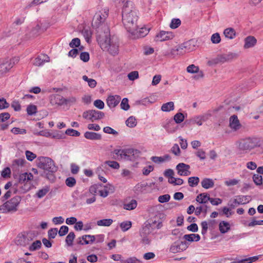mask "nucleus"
Returning a JSON list of instances; mask_svg holds the SVG:
<instances>
[{
	"instance_id": "obj_39",
	"label": "nucleus",
	"mask_w": 263,
	"mask_h": 263,
	"mask_svg": "<svg viewBox=\"0 0 263 263\" xmlns=\"http://www.w3.org/2000/svg\"><path fill=\"white\" fill-rule=\"evenodd\" d=\"M107 164L112 168L118 170L120 167L119 163L115 161H106L104 163V165Z\"/></svg>"
},
{
	"instance_id": "obj_60",
	"label": "nucleus",
	"mask_w": 263,
	"mask_h": 263,
	"mask_svg": "<svg viewBox=\"0 0 263 263\" xmlns=\"http://www.w3.org/2000/svg\"><path fill=\"white\" fill-rule=\"evenodd\" d=\"M139 77L138 72L137 71H132L128 74V78L129 80L134 81L137 79Z\"/></svg>"
},
{
	"instance_id": "obj_9",
	"label": "nucleus",
	"mask_w": 263,
	"mask_h": 263,
	"mask_svg": "<svg viewBox=\"0 0 263 263\" xmlns=\"http://www.w3.org/2000/svg\"><path fill=\"white\" fill-rule=\"evenodd\" d=\"M21 201V197L16 196L1 205L0 206V210L2 211L3 213L15 212L17 210V207Z\"/></svg>"
},
{
	"instance_id": "obj_46",
	"label": "nucleus",
	"mask_w": 263,
	"mask_h": 263,
	"mask_svg": "<svg viewBox=\"0 0 263 263\" xmlns=\"http://www.w3.org/2000/svg\"><path fill=\"white\" fill-rule=\"evenodd\" d=\"M37 111V107L34 105H29L27 108V112L29 115H34Z\"/></svg>"
},
{
	"instance_id": "obj_43",
	"label": "nucleus",
	"mask_w": 263,
	"mask_h": 263,
	"mask_svg": "<svg viewBox=\"0 0 263 263\" xmlns=\"http://www.w3.org/2000/svg\"><path fill=\"white\" fill-rule=\"evenodd\" d=\"M49 187H46L41 190H39L38 192L36 193V195L38 198H41L43 197L49 192Z\"/></svg>"
},
{
	"instance_id": "obj_25",
	"label": "nucleus",
	"mask_w": 263,
	"mask_h": 263,
	"mask_svg": "<svg viewBox=\"0 0 263 263\" xmlns=\"http://www.w3.org/2000/svg\"><path fill=\"white\" fill-rule=\"evenodd\" d=\"M244 48H249L254 46L256 43V39L253 36H249L245 40Z\"/></svg>"
},
{
	"instance_id": "obj_31",
	"label": "nucleus",
	"mask_w": 263,
	"mask_h": 263,
	"mask_svg": "<svg viewBox=\"0 0 263 263\" xmlns=\"http://www.w3.org/2000/svg\"><path fill=\"white\" fill-rule=\"evenodd\" d=\"M82 34H83V36L86 40V41L87 43L89 42V40L90 38L91 37L92 35V32L90 29L88 27L87 28H84L82 30Z\"/></svg>"
},
{
	"instance_id": "obj_56",
	"label": "nucleus",
	"mask_w": 263,
	"mask_h": 263,
	"mask_svg": "<svg viewBox=\"0 0 263 263\" xmlns=\"http://www.w3.org/2000/svg\"><path fill=\"white\" fill-rule=\"evenodd\" d=\"M170 197H171L168 194L161 195L158 197V201L160 203L166 202L169 201Z\"/></svg>"
},
{
	"instance_id": "obj_34",
	"label": "nucleus",
	"mask_w": 263,
	"mask_h": 263,
	"mask_svg": "<svg viewBox=\"0 0 263 263\" xmlns=\"http://www.w3.org/2000/svg\"><path fill=\"white\" fill-rule=\"evenodd\" d=\"M113 222L111 219H103L97 221V224L99 226H110Z\"/></svg>"
},
{
	"instance_id": "obj_51",
	"label": "nucleus",
	"mask_w": 263,
	"mask_h": 263,
	"mask_svg": "<svg viewBox=\"0 0 263 263\" xmlns=\"http://www.w3.org/2000/svg\"><path fill=\"white\" fill-rule=\"evenodd\" d=\"M65 183L67 186L71 187L75 185L76 181L73 177H68L66 179Z\"/></svg>"
},
{
	"instance_id": "obj_1",
	"label": "nucleus",
	"mask_w": 263,
	"mask_h": 263,
	"mask_svg": "<svg viewBox=\"0 0 263 263\" xmlns=\"http://www.w3.org/2000/svg\"><path fill=\"white\" fill-rule=\"evenodd\" d=\"M116 3L123 4L122 9V22L126 30L134 32L138 28V16L135 11L133 10L132 2L128 0H114Z\"/></svg>"
},
{
	"instance_id": "obj_19",
	"label": "nucleus",
	"mask_w": 263,
	"mask_h": 263,
	"mask_svg": "<svg viewBox=\"0 0 263 263\" xmlns=\"http://www.w3.org/2000/svg\"><path fill=\"white\" fill-rule=\"evenodd\" d=\"M65 98L59 94L51 96L50 103L52 105H62L65 104Z\"/></svg>"
},
{
	"instance_id": "obj_12",
	"label": "nucleus",
	"mask_w": 263,
	"mask_h": 263,
	"mask_svg": "<svg viewBox=\"0 0 263 263\" xmlns=\"http://www.w3.org/2000/svg\"><path fill=\"white\" fill-rule=\"evenodd\" d=\"M189 245L185 241H176L171 245L170 251L173 253L182 252L188 248Z\"/></svg>"
},
{
	"instance_id": "obj_61",
	"label": "nucleus",
	"mask_w": 263,
	"mask_h": 263,
	"mask_svg": "<svg viewBox=\"0 0 263 263\" xmlns=\"http://www.w3.org/2000/svg\"><path fill=\"white\" fill-rule=\"evenodd\" d=\"M93 105L99 109H102L104 107V102L101 100H96L93 102Z\"/></svg>"
},
{
	"instance_id": "obj_26",
	"label": "nucleus",
	"mask_w": 263,
	"mask_h": 263,
	"mask_svg": "<svg viewBox=\"0 0 263 263\" xmlns=\"http://www.w3.org/2000/svg\"><path fill=\"white\" fill-rule=\"evenodd\" d=\"M137 206V202L135 199H131L129 202L127 200L123 203V208L126 210H133Z\"/></svg>"
},
{
	"instance_id": "obj_15",
	"label": "nucleus",
	"mask_w": 263,
	"mask_h": 263,
	"mask_svg": "<svg viewBox=\"0 0 263 263\" xmlns=\"http://www.w3.org/2000/svg\"><path fill=\"white\" fill-rule=\"evenodd\" d=\"M95 240V236L91 235H84L81 237H78L76 239V242L79 245H84L92 243Z\"/></svg>"
},
{
	"instance_id": "obj_2",
	"label": "nucleus",
	"mask_w": 263,
	"mask_h": 263,
	"mask_svg": "<svg viewBox=\"0 0 263 263\" xmlns=\"http://www.w3.org/2000/svg\"><path fill=\"white\" fill-rule=\"evenodd\" d=\"M97 40L100 47L104 51H107L113 55L118 54L119 51L118 40L115 36H110L108 27L105 26L104 32L98 31Z\"/></svg>"
},
{
	"instance_id": "obj_20",
	"label": "nucleus",
	"mask_w": 263,
	"mask_h": 263,
	"mask_svg": "<svg viewBox=\"0 0 263 263\" xmlns=\"http://www.w3.org/2000/svg\"><path fill=\"white\" fill-rule=\"evenodd\" d=\"M149 29L145 27H141L140 28H136V30L134 32H131V34L136 37H143L148 34Z\"/></svg>"
},
{
	"instance_id": "obj_38",
	"label": "nucleus",
	"mask_w": 263,
	"mask_h": 263,
	"mask_svg": "<svg viewBox=\"0 0 263 263\" xmlns=\"http://www.w3.org/2000/svg\"><path fill=\"white\" fill-rule=\"evenodd\" d=\"M42 246V243L40 240H36L33 242L32 245L29 247V250L30 251H34L39 249Z\"/></svg>"
},
{
	"instance_id": "obj_22",
	"label": "nucleus",
	"mask_w": 263,
	"mask_h": 263,
	"mask_svg": "<svg viewBox=\"0 0 263 263\" xmlns=\"http://www.w3.org/2000/svg\"><path fill=\"white\" fill-rule=\"evenodd\" d=\"M121 98L118 96H110L107 99V104L110 108L116 107L119 103Z\"/></svg>"
},
{
	"instance_id": "obj_53",
	"label": "nucleus",
	"mask_w": 263,
	"mask_h": 263,
	"mask_svg": "<svg viewBox=\"0 0 263 263\" xmlns=\"http://www.w3.org/2000/svg\"><path fill=\"white\" fill-rule=\"evenodd\" d=\"M65 133L68 135H70V136H72L78 137L80 135V132H79L78 131H77L76 130H74L73 129H71V128L67 129L66 130Z\"/></svg>"
},
{
	"instance_id": "obj_6",
	"label": "nucleus",
	"mask_w": 263,
	"mask_h": 263,
	"mask_svg": "<svg viewBox=\"0 0 263 263\" xmlns=\"http://www.w3.org/2000/svg\"><path fill=\"white\" fill-rule=\"evenodd\" d=\"M112 153L119 157L118 158L119 160H133L138 157L140 154V151L134 148L116 149Z\"/></svg>"
},
{
	"instance_id": "obj_42",
	"label": "nucleus",
	"mask_w": 263,
	"mask_h": 263,
	"mask_svg": "<svg viewBox=\"0 0 263 263\" xmlns=\"http://www.w3.org/2000/svg\"><path fill=\"white\" fill-rule=\"evenodd\" d=\"M211 41L213 44H218L221 41V37L218 33L213 34L211 37Z\"/></svg>"
},
{
	"instance_id": "obj_55",
	"label": "nucleus",
	"mask_w": 263,
	"mask_h": 263,
	"mask_svg": "<svg viewBox=\"0 0 263 263\" xmlns=\"http://www.w3.org/2000/svg\"><path fill=\"white\" fill-rule=\"evenodd\" d=\"M69 228L67 226H62L60 230L58 232L59 235L60 236H63L65 235L68 232Z\"/></svg>"
},
{
	"instance_id": "obj_50",
	"label": "nucleus",
	"mask_w": 263,
	"mask_h": 263,
	"mask_svg": "<svg viewBox=\"0 0 263 263\" xmlns=\"http://www.w3.org/2000/svg\"><path fill=\"white\" fill-rule=\"evenodd\" d=\"M58 229L57 228H52L48 230V236L49 239H53L55 237L58 233Z\"/></svg>"
},
{
	"instance_id": "obj_58",
	"label": "nucleus",
	"mask_w": 263,
	"mask_h": 263,
	"mask_svg": "<svg viewBox=\"0 0 263 263\" xmlns=\"http://www.w3.org/2000/svg\"><path fill=\"white\" fill-rule=\"evenodd\" d=\"M41 31V27L39 24L36 25L31 30V33L33 36L38 35Z\"/></svg>"
},
{
	"instance_id": "obj_57",
	"label": "nucleus",
	"mask_w": 263,
	"mask_h": 263,
	"mask_svg": "<svg viewBox=\"0 0 263 263\" xmlns=\"http://www.w3.org/2000/svg\"><path fill=\"white\" fill-rule=\"evenodd\" d=\"M80 58L84 62H87L89 60V54L87 52H82L80 54Z\"/></svg>"
},
{
	"instance_id": "obj_14",
	"label": "nucleus",
	"mask_w": 263,
	"mask_h": 263,
	"mask_svg": "<svg viewBox=\"0 0 263 263\" xmlns=\"http://www.w3.org/2000/svg\"><path fill=\"white\" fill-rule=\"evenodd\" d=\"M32 240L31 237L25 234H18L15 239V243L17 246H26Z\"/></svg>"
},
{
	"instance_id": "obj_7",
	"label": "nucleus",
	"mask_w": 263,
	"mask_h": 263,
	"mask_svg": "<svg viewBox=\"0 0 263 263\" xmlns=\"http://www.w3.org/2000/svg\"><path fill=\"white\" fill-rule=\"evenodd\" d=\"M238 57V54L235 53L228 52L227 53L218 54L216 57L212 59L208 62L209 65H214L219 64H223L229 62Z\"/></svg>"
},
{
	"instance_id": "obj_28",
	"label": "nucleus",
	"mask_w": 263,
	"mask_h": 263,
	"mask_svg": "<svg viewBox=\"0 0 263 263\" xmlns=\"http://www.w3.org/2000/svg\"><path fill=\"white\" fill-rule=\"evenodd\" d=\"M84 137L85 138L91 140H100L101 139V135L100 134L91 132H85Z\"/></svg>"
},
{
	"instance_id": "obj_48",
	"label": "nucleus",
	"mask_w": 263,
	"mask_h": 263,
	"mask_svg": "<svg viewBox=\"0 0 263 263\" xmlns=\"http://www.w3.org/2000/svg\"><path fill=\"white\" fill-rule=\"evenodd\" d=\"M186 70L189 73H196L198 72L199 68L198 66H196L194 64H192L187 67Z\"/></svg>"
},
{
	"instance_id": "obj_24",
	"label": "nucleus",
	"mask_w": 263,
	"mask_h": 263,
	"mask_svg": "<svg viewBox=\"0 0 263 263\" xmlns=\"http://www.w3.org/2000/svg\"><path fill=\"white\" fill-rule=\"evenodd\" d=\"M11 68V65H10L8 59H0V72L5 73L8 71Z\"/></svg>"
},
{
	"instance_id": "obj_64",
	"label": "nucleus",
	"mask_w": 263,
	"mask_h": 263,
	"mask_svg": "<svg viewBox=\"0 0 263 263\" xmlns=\"http://www.w3.org/2000/svg\"><path fill=\"white\" fill-rule=\"evenodd\" d=\"M11 170L9 167L5 168L1 173V175L4 178L10 177Z\"/></svg>"
},
{
	"instance_id": "obj_33",
	"label": "nucleus",
	"mask_w": 263,
	"mask_h": 263,
	"mask_svg": "<svg viewBox=\"0 0 263 263\" xmlns=\"http://www.w3.org/2000/svg\"><path fill=\"white\" fill-rule=\"evenodd\" d=\"M174 109V104L173 102H169L163 104L161 106V110L163 111L168 112L173 110Z\"/></svg>"
},
{
	"instance_id": "obj_52",
	"label": "nucleus",
	"mask_w": 263,
	"mask_h": 263,
	"mask_svg": "<svg viewBox=\"0 0 263 263\" xmlns=\"http://www.w3.org/2000/svg\"><path fill=\"white\" fill-rule=\"evenodd\" d=\"M80 40L79 38H74L69 43V46L71 48L78 47L80 45Z\"/></svg>"
},
{
	"instance_id": "obj_5",
	"label": "nucleus",
	"mask_w": 263,
	"mask_h": 263,
	"mask_svg": "<svg viewBox=\"0 0 263 263\" xmlns=\"http://www.w3.org/2000/svg\"><path fill=\"white\" fill-rule=\"evenodd\" d=\"M107 16L108 13L105 10L97 12L95 14L92 22V26L96 30L97 35H98V31H99L104 32L105 26L108 27L105 24V20Z\"/></svg>"
},
{
	"instance_id": "obj_63",
	"label": "nucleus",
	"mask_w": 263,
	"mask_h": 263,
	"mask_svg": "<svg viewBox=\"0 0 263 263\" xmlns=\"http://www.w3.org/2000/svg\"><path fill=\"white\" fill-rule=\"evenodd\" d=\"M10 115L8 112H3L0 114V122H3L9 119Z\"/></svg>"
},
{
	"instance_id": "obj_54",
	"label": "nucleus",
	"mask_w": 263,
	"mask_h": 263,
	"mask_svg": "<svg viewBox=\"0 0 263 263\" xmlns=\"http://www.w3.org/2000/svg\"><path fill=\"white\" fill-rule=\"evenodd\" d=\"M11 132L14 134H26V130L25 129H21L18 127H13Z\"/></svg>"
},
{
	"instance_id": "obj_11",
	"label": "nucleus",
	"mask_w": 263,
	"mask_h": 263,
	"mask_svg": "<svg viewBox=\"0 0 263 263\" xmlns=\"http://www.w3.org/2000/svg\"><path fill=\"white\" fill-rule=\"evenodd\" d=\"M190 45V41L184 43L176 47V48L172 49L168 55L174 57L178 54H183L184 52L189 51Z\"/></svg>"
},
{
	"instance_id": "obj_49",
	"label": "nucleus",
	"mask_w": 263,
	"mask_h": 263,
	"mask_svg": "<svg viewBox=\"0 0 263 263\" xmlns=\"http://www.w3.org/2000/svg\"><path fill=\"white\" fill-rule=\"evenodd\" d=\"M121 108L124 110H127L129 108V105L128 104V100L127 98H124L121 101Z\"/></svg>"
},
{
	"instance_id": "obj_47",
	"label": "nucleus",
	"mask_w": 263,
	"mask_h": 263,
	"mask_svg": "<svg viewBox=\"0 0 263 263\" xmlns=\"http://www.w3.org/2000/svg\"><path fill=\"white\" fill-rule=\"evenodd\" d=\"M253 180L254 183L257 185L262 184V177L261 175L258 174H254L253 176Z\"/></svg>"
},
{
	"instance_id": "obj_23",
	"label": "nucleus",
	"mask_w": 263,
	"mask_h": 263,
	"mask_svg": "<svg viewBox=\"0 0 263 263\" xmlns=\"http://www.w3.org/2000/svg\"><path fill=\"white\" fill-rule=\"evenodd\" d=\"M230 126L234 130L239 129L241 127V124L239 123L237 116L233 115L230 118Z\"/></svg>"
},
{
	"instance_id": "obj_8",
	"label": "nucleus",
	"mask_w": 263,
	"mask_h": 263,
	"mask_svg": "<svg viewBox=\"0 0 263 263\" xmlns=\"http://www.w3.org/2000/svg\"><path fill=\"white\" fill-rule=\"evenodd\" d=\"M259 145V140L256 138H249L241 140L238 142V147L240 151L247 153Z\"/></svg>"
},
{
	"instance_id": "obj_37",
	"label": "nucleus",
	"mask_w": 263,
	"mask_h": 263,
	"mask_svg": "<svg viewBox=\"0 0 263 263\" xmlns=\"http://www.w3.org/2000/svg\"><path fill=\"white\" fill-rule=\"evenodd\" d=\"M199 182V178L198 177H191L188 179V183L190 186H197Z\"/></svg>"
},
{
	"instance_id": "obj_17",
	"label": "nucleus",
	"mask_w": 263,
	"mask_h": 263,
	"mask_svg": "<svg viewBox=\"0 0 263 263\" xmlns=\"http://www.w3.org/2000/svg\"><path fill=\"white\" fill-rule=\"evenodd\" d=\"M190 166L189 165L183 163H180L176 166V170L180 176H189L191 174L189 171Z\"/></svg>"
},
{
	"instance_id": "obj_41",
	"label": "nucleus",
	"mask_w": 263,
	"mask_h": 263,
	"mask_svg": "<svg viewBox=\"0 0 263 263\" xmlns=\"http://www.w3.org/2000/svg\"><path fill=\"white\" fill-rule=\"evenodd\" d=\"M184 119V116L182 113L176 114L174 117V122L176 123H181Z\"/></svg>"
},
{
	"instance_id": "obj_44",
	"label": "nucleus",
	"mask_w": 263,
	"mask_h": 263,
	"mask_svg": "<svg viewBox=\"0 0 263 263\" xmlns=\"http://www.w3.org/2000/svg\"><path fill=\"white\" fill-rule=\"evenodd\" d=\"M258 259V257L257 256L250 257L247 258L239 260L237 263H251L256 261Z\"/></svg>"
},
{
	"instance_id": "obj_18",
	"label": "nucleus",
	"mask_w": 263,
	"mask_h": 263,
	"mask_svg": "<svg viewBox=\"0 0 263 263\" xmlns=\"http://www.w3.org/2000/svg\"><path fill=\"white\" fill-rule=\"evenodd\" d=\"M174 35L172 32L165 31H161L158 33L156 37L155 40L156 41H164L173 39Z\"/></svg>"
},
{
	"instance_id": "obj_40",
	"label": "nucleus",
	"mask_w": 263,
	"mask_h": 263,
	"mask_svg": "<svg viewBox=\"0 0 263 263\" xmlns=\"http://www.w3.org/2000/svg\"><path fill=\"white\" fill-rule=\"evenodd\" d=\"M120 228L123 232L129 230L132 227V222L129 221H124L120 224Z\"/></svg>"
},
{
	"instance_id": "obj_29",
	"label": "nucleus",
	"mask_w": 263,
	"mask_h": 263,
	"mask_svg": "<svg viewBox=\"0 0 263 263\" xmlns=\"http://www.w3.org/2000/svg\"><path fill=\"white\" fill-rule=\"evenodd\" d=\"M201 184V186L205 189L212 188L214 185V182L213 180L212 179L206 178H204L202 180Z\"/></svg>"
},
{
	"instance_id": "obj_4",
	"label": "nucleus",
	"mask_w": 263,
	"mask_h": 263,
	"mask_svg": "<svg viewBox=\"0 0 263 263\" xmlns=\"http://www.w3.org/2000/svg\"><path fill=\"white\" fill-rule=\"evenodd\" d=\"M37 166L44 171V175L48 179L53 180L54 178V174L57 171L58 167L54 161L47 157H40L36 160Z\"/></svg>"
},
{
	"instance_id": "obj_3",
	"label": "nucleus",
	"mask_w": 263,
	"mask_h": 263,
	"mask_svg": "<svg viewBox=\"0 0 263 263\" xmlns=\"http://www.w3.org/2000/svg\"><path fill=\"white\" fill-rule=\"evenodd\" d=\"M162 227V222L158 218L151 219L145 221L139 231L141 243L145 245H149L151 241L149 235H154L156 233L155 231Z\"/></svg>"
},
{
	"instance_id": "obj_62",
	"label": "nucleus",
	"mask_w": 263,
	"mask_h": 263,
	"mask_svg": "<svg viewBox=\"0 0 263 263\" xmlns=\"http://www.w3.org/2000/svg\"><path fill=\"white\" fill-rule=\"evenodd\" d=\"M171 152L175 155L178 156L180 153V148L177 144H175L171 148Z\"/></svg>"
},
{
	"instance_id": "obj_16",
	"label": "nucleus",
	"mask_w": 263,
	"mask_h": 263,
	"mask_svg": "<svg viewBox=\"0 0 263 263\" xmlns=\"http://www.w3.org/2000/svg\"><path fill=\"white\" fill-rule=\"evenodd\" d=\"M162 126L168 133H174L178 129V126L171 119L166 120L162 123Z\"/></svg>"
},
{
	"instance_id": "obj_10",
	"label": "nucleus",
	"mask_w": 263,
	"mask_h": 263,
	"mask_svg": "<svg viewBox=\"0 0 263 263\" xmlns=\"http://www.w3.org/2000/svg\"><path fill=\"white\" fill-rule=\"evenodd\" d=\"M104 113L96 110H88L83 113L82 117L85 119L90 120L93 122L103 118L104 117Z\"/></svg>"
},
{
	"instance_id": "obj_35",
	"label": "nucleus",
	"mask_w": 263,
	"mask_h": 263,
	"mask_svg": "<svg viewBox=\"0 0 263 263\" xmlns=\"http://www.w3.org/2000/svg\"><path fill=\"white\" fill-rule=\"evenodd\" d=\"M126 125L129 127H134L137 125V122L135 117L133 116L129 117L125 122Z\"/></svg>"
},
{
	"instance_id": "obj_32",
	"label": "nucleus",
	"mask_w": 263,
	"mask_h": 263,
	"mask_svg": "<svg viewBox=\"0 0 263 263\" xmlns=\"http://www.w3.org/2000/svg\"><path fill=\"white\" fill-rule=\"evenodd\" d=\"M223 33L226 37L233 39L235 36V31L232 28H228L224 30Z\"/></svg>"
},
{
	"instance_id": "obj_13",
	"label": "nucleus",
	"mask_w": 263,
	"mask_h": 263,
	"mask_svg": "<svg viewBox=\"0 0 263 263\" xmlns=\"http://www.w3.org/2000/svg\"><path fill=\"white\" fill-rule=\"evenodd\" d=\"M249 201L247 196H236L235 198L231 199L228 202V205L234 209L239 204H246Z\"/></svg>"
},
{
	"instance_id": "obj_30",
	"label": "nucleus",
	"mask_w": 263,
	"mask_h": 263,
	"mask_svg": "<svg viewBox=\"0 0 263 263\" xmlns=\"http://www.w3.org/2000/svg\"><path fill=\"white\" fill-rule=\"evenodd\" d=\"M219 231L222 234L226 233L230 229V225L228 222L222 221L219 224Z\"/></svg>"
},
{
	"instance_id": "obj_36",
	"label": "nucleus",
	"mask_w": 263,
	"mask_h": 263,
	"mask_svg": "<svg viewBox=\"0 0 263 263\" xmlns=\"http://www.w3.org/2000/svg\"><path fill=\"white\" fill-rule=\"evenodd\" d=\"M75 238V234L74 232H71L66 236L65 241L68 246H72L73 245V241Z\"/></svg>"
},
{
	"instance_id": "obj_59",
	"label": "nucleus",
	"mask_w": 263,
	"mask_h": 263,
	"mask_svg": "<svg viewBox=\"0 0 263 263\" xmlns=\"http://www.w3.org/2000/svg\"><path fill=\"white\" fill-rule=\"evenodd\" d=\"M103 132L106 134H112L114 135H117L118 134L116 130L109 126L104 127Z\"/></svg>"
},
{
	"instance_id": "obj_27",
	"label": "nucleus",
	"mask_w": 263,
	"mask_h": 263,
	"mask_svg": "<svg viewBox=\"0 0 263 263\" xmlns=\"http://www.w3.org/2000/svg\"><path fill=\"white\" fill-rule=\"evenodd\" d=\"M210 195L207 193H201L199 194L196 199V200L200 203H206L210 199Z\"/></svg>"
},
{
	"instance_id": "obj_45",
	"label": "nucleus",
	"mask_w": 263,
	"mask_h": 263,
	"mask_svg": "<svg viewBox=\"0 0 263 263\" xmlns=\"http://www.w3.org/2000/svg\"><path fill=\"white\" fill-rule=\"evenodd\" d=\"M181 24V21L179 18L172 19L170 24V27L172 29L178 28Z\"/></svg>"
},
{
	"instance_id": "obj_21",
	"label": "nucleus",
	"mask_w": 263,
	"mask_h": 263,
	"mask_svg": "<svg viewBox=\"0 0 263 263\" xmlns=\"http://www.w3.org/2000/svg\"><path fill=\"white\" fill-rule=\"evenodd\" d=\"M49 61V58L46 54H41L36 57L33 63L36 66H40L43 65L44 63L48 62Z\"/></svg>"
}]
</instances>
